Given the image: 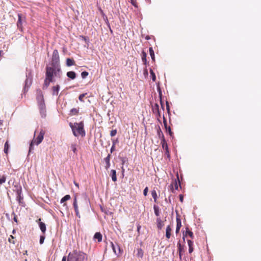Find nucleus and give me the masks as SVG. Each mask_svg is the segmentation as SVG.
Masks as SVG:
<instances>
[{
  "label": "nucleus",
  "mask_w": 261,
  "mask_h": 261,
  "mask_svg": "<svg viewBox=\"0 0 261 261\" xmlns=\"http://www.w3.org/2000/svg\"><path fill=\"white\" fill-rule=\"evenodd\" d=\"M46 77L43 86V89H46L48 88L50 83L54 82V76L61 77V69L60 65L59 55L58 50L55 49L53 53L51 63L47 65L45 68Z\"/></svg>",
  "instance_id": "obj_1"
},
{
  "label": "nucleus",
  "mask_w": 261,
  "mask_h": 261,
  "mask_svg": "<svg viewBox=\"0 0 261 261\" xmlns=\"http://www.w3.org/2000/svg\"><path fill=\"white\" fill-rule=\"evenodd\" d=\"M87 257L83 252L74 250L72 253H69L67 261H87Z\"/></svg>",
  "instance_id": "obj_2"
},
{
  "label": "nucleus",
  "mask_w": 261,
  "mask_h": 261,
  "mask_svg": "<svg viewBox=\"0 0 261 261\" xmlns=\"http://www.w3.org/2000/svg\"><path fill=\"white\" fill-rule=\"evenodd\" d=\"M69 126L74 136L77 137L79 135L85 136V133L84 129V124L82 122L74 123L70 122Z\"/></svg>",
  "instance_id": "obj_3"
},
{
  "label": "nucleus",
  "mask_w": 261,
  "mask_h": 261,
  "mask_svg": "<svg viewBox=\"0 0 261 261\" xmlns=\"http://www.w3.org/2000/svg\"><path fill=\"white\" fill-rule=\"evenodd\" d=\"M32 78L33 75L31 71H29L26 73V80L25 81V84L23 88V93H25L28 92L29 88L32 84Z\"/></svg>",
  "instance_id": "obj_4"
},
{
  "label": "nucleus",
  "mask_w": 261,
  "mask_h": 261,
  "mask_svg": "<svg viewBox=\"0 0 261 261\" xmlns=\"http://www.w3.org/2000/svg\"><path fill=\"white\" fill-rule=\"evenodd\" d=\"M40 115L42 118H45L46 116V106L45 103L38 105Z\"/></svg>",
  "instance_id": "obj_5"
},
{
  "label": "nucleus",
  "mask_w": 261,
  "mask_h": 261,
  "mask_svg": "<svg viewBox=\"0 0 261 261\" xmlns=\"http://www.w3.org/2000/svg\"><path fill=\"white\" fill-rule=\"evenodd\" d=\"M44 134H45V132L44 130H41L39 135H38V136L37 137V138L36 139L34 138L33 139H34L35 140H36L35 141V144L38 145H39L43 140V138H44Z\"/></svg>",
  "instance_id": "obj_6"
},
{
  "label": "nucleus",
  "mask_w": 261,
  "mask_h": 261,
  "mask_svg": "<svg viewBox=\"0 0 261 261\" xmlns=\"http://www.w3.org/2000/svg\"><path fill=\"white\" fill-rule=\"evenodd\" d=\"M71 198V197L69 195H66L64 196L60 200V203L63 204V207L64 208L65 210H68V207L67 204L65 202Z\"/></svg>",
  "instance_id": "obj_7"
},
{
  "label": "nucleus",
  "mask_w": 261,
  "mask_h": 261,
  "mask_svg": "<svg viewBox=\"0 0 261 261\" xmlns=\"http://www.w3.org/2000/svg\"><path fill=\"white\" fill-rule=\"evenodd\" d=\"M73 206L75 212L76 216L80 218V215L79 213V209H78V205H77V196L75 195L74 197L73 202Z\"/></svg>",
  "instance_id": "obj_8"
},
{
  "label": "nucleus",
  "mask_w": 261,
  "mask_h": 261,
  "mask_svg": "<svg viewBox=\"0 0 261 261\" xmlns=\"http://www.w3.org/2000/svg\"><path fill=\"white\" fill-rule=\"evenodd\" d=\"M111 247L112 248V249L113 250V252L116 255L118 254L120 252V249L119 246L118 245H115L112 242H111Z\"/></svg>",
  "instance_id": "obj_9"
},
{
  "label": "nucleus",
  "mask_w": 261,
  "mask_h": 261,
  "mask_svg": "<svg viewBox=\"0 0 261 261\" xmlns=\"http://www.w3.org/2000/svg\"><path fill=\"white\" fill-rule=\"evenodd\" d=\"M37 221H38V224L39 228L43 233H45L46 231V225L44 223L41 221V219L39 218Z\"/></svg>",
  "instance_id": "obj_10"
},
{
  "label": "nucleus",
  "mask_w": 261,
  "mask_h": 261,
  "mask_svg": "<svg viewBox=\"0 0 261 261\" xmlns=\"http://www.w3.org/2000/svg\"><path fill=\"white\" fill-rule=\"evenodd\" d=\"M37 100L38 105L45 103L43 95L41 91L38 93L37 96Z\"/></svg>",
  "instance_id": "obj_11"
},
{
  "label": "nucleus",
  "mask_w": 261,
  "mask_h": 261,
  "mask_svg": "<svg viewBox=\"0 0 261 261\" xmlns=\"http://www.w3.org/2000/svg\"><path fill=\"white\" fill-rule=\"evenodd\" d=\"M110 159H111V154H109L108 156L104 159V160L106 163L105 168L108 170L110 167Z\"/></svg>",
  "instance_id": "obj_12"
},
{
  "label": "nucleus",
  "mask_w": 261,
  "mask_h": 261,
  "mask_svg": "<svg viewBox=\"0 0 261 261\" xmlns=\"http://www.w3.org/2000/svg\"><path fill=\"white\" fill-rule=\"evenodd\" d=\"M181 226V222L180 219L177 217H176V227L175 232L176 233H178L179 231L180 227Z\"/></svg>",
  "instance_id": "obj_13"
},
{
  "label": "nucleus",
  "mask_w": 261,
  "mask_h": 261,
  "mask_svg": "<svg viewBox=\"0 0 261 261\" xmlns=\"http://www.w3.org/2000/svg\"><path fill=\"white\" fill-rule=\"evenodd\" d=\"M161 143L162 148L166 151V152L168 153V155H169V151L167 143L165 139H163V140H161Z\"/></svg>",
  "instance_id": "obj_14"
},
{
  "label": "nucleus",
  "mask_w": 261,
  "mask_h": 261,
  "mask_svg": "<svg viewBox=\"0 0 261 261\" xmlns=\"http://www.w3.org/2000/svg\"><path fill=\"white\" fill-rule=\"evenodd\" d=\"M102 234L99 232H96L93 237L94 240H97L98 242H100L102 241Z\"/></svg>",
  "instance_id": "obj_15"
},
{
  "label": "nucleus",
  "mask_w": 261,
  "mask_h": 261,
  "mask_svg": "<svg viewBox=\"0 0 261 261\" xmlns=\"http://www.w3.org/2000/svg\"><path fill=\"white\" fill-rule=\"evenodd\" d=\"M60 86L57 85L55 86H54L52 88V94L53 95H57L58 94L59 91L60 90Z\"/></svg>",
  "instance_id": "obj_16"
},
{
  "label": "nucleus",
  "mask_w": 261,
  "mask_h": 261,
  "mask_svg": "<svg viewBox=\"0 0 261 261\" xmlns=\"http://www.w3.org/2000/svg\"><path fill=\"white\" fill-rule=\"evenodd\" d=\"M177 247H178V251L179 253V257L180 259H181V252L184 251V246L180 244V242H178Z\"/></svg>",
  "instance_id": "obj_17"
},
{
  "label": "nucleus",
  "mask_w": 261,
  "mask_h": 261,
  "mask_svg": "<svg viewBox=\"0 0 261 261\" xmlns=\"http://www.w3.org/2000/svg\"><path fill=\"white\" fill-rule=\"evenodd\" d=\"M18 20L17 22V25L18 28L19 29V30L22 31V28L21 15L19 14L18 15Z\"/></svg>",
  "instance_id": "obj_18"
},
{
  "label": "nucleus",
  "mask_w": 261,
  "mask_h": 261,
  "mask_svg": "<svg viewBox=\"0 0 261 261\" xmlns=\"http://www.w3.org/2000/svg\"><path fill=\"white\" fill-rule=\"evenodd\" d=\"M157 227L158 229H161L164 226V222L162 221L160 218H158L156 219Z\"/></svg>",
  "instance_id": "obj_19"
},
{
  "label": "nucleus",
  "mask_w": 261,
  "mask_h": 261,
  "mask_svg": "<svg viewBox=\"0 0 261 261\" xmlns=\"http://www.w3.org/2000/svg\"><path fill=\"white\" fill-rule=\"evenodd\" d=\"M66 74L67 77L71 80H74L76 77V73L74 71H68Z\"/></svg>",
  "instance_id": "obj_20"
},
{
  "label": "nucleus",
  "mask_w": 261,
  "mask_h": 261,
  "mask_svg": "<svg viewBox=\"0 0 261 261\" xmlns=\"http://www.w3.org/2000/svg\"><path fill=\"white\" fill-rule=\"evenodd\" d=\"M110 176H111L112 180L113 181H116L117 180L116 171L115 170H111Z\"/></svg>",
  "instance_id": "obj_21"
},
{
  "label": "nucleus",
  "mask_w": 261,
  "mask_h": 261,
  "mask_svg": "<svg viewBox=\"0 0 261 261\" xmlns=\"http://www.w3.org/2000/svg\"><path fill=\"white\" fill-rule=\"evenodd\" d=\"M188 246H189V252L190 253H191L193 251V242L192 241L190 240H188L187 241Z\"/></svg>",
  "instance_id": "obj_22"
},
{
  "label": "nucleus",
  "mask_w": 261,
  "mask_h": 261,
  "mask_svg": "<svg viewBox=\"0 0 261 261\" xmlns=\"http://www.w3.org/2000/svg\"><path fill=\"white\" fill-rule=\"evenodd\" d=\"M15 189L14 191L16 192V195H21V187L20 185H17L15 186Z\"/></svg>",
  "instance_id": "obj_23"
},
{
  "label": "nucleus",
  "mask_w": 261,
  "mask_h": 261,
  "mask_svg": "<svg viewBox=\"0 0 261 261\" xmlns=\"http://www.w3.org/2000/svg\"><path fill=\"white\" fill-rule=\"evenodd\" d=\"M171 228L169 225H168L166 230V237L167 238L169 239L171 237Z\"/></svg>",
  "instance_id": "obj_24"
},
{
  "label": "nucleus",
  "mask_w": 261,
  "mask_h": 261,
  "mask_svg": "<svg viewBox=\"0 0 261 261\" xmlns=\"http://www.w3.org/2000/svg\"><path fill=\"white\" fill-rule=\"evenodd\" d=\"M152 110H153V113H158L159 114V116H160V112H159V106L158 103L154 104V106H153V107L152 108Z\"/></svg>",
  "instance_id": "obj_25"
},
{
  "label": "nucleus",
  "mask_w": 261,
  "mask_h": 261,
  "mask_svg": "<svg viewBox=\"0 0 261 261\" xmlns=\"http://www.w3.org/2000/svg\"><path fill=\"white\" fill-rule=\"evenodd\" d=\"M74 61L72 59L67 58L66 59V65L67 66H71L74 64Z\"/></svg>",
  "instance_id": "obj_26"
},
{
  "label": "nucleus",
  "mask_w": 261,
  "mask_h": 261,
  "mask_svg": "<svg viewBox=\"0 0 261 261\" xmlns=\"http://www.w3.org/2000/svg\"><path fill=\"white\" fill-rule=\"evenodd\" d=\"M157 134L159 138H160L161 140L165 139L164 134L160 127L157 130Z\"/></svg>",
  "instance_id": "obj_27"
},
{
  "label": "nucleus",
  "mask_w": 261,
  "mask_h": 261,
  "mask_svg": "<svg viewBox=\"0 0 261 261\" xmlns=\"http://www.w3.org/2000/svg\"><path fill=\"white\" fill-rule=\"evenodd\" d=\"M35 141H36V140H35L34 139H33V140L31 141V142L30 144L29 150V154L31 153L32 151L34 149V146L35 144Z\"/></svg>",
  "instance_id": "obj_28"
},
{
  "label": "nucleus",
  "mask_w": 261,
  "mask_h": 261,
  "mask_svg": "<svg viewBox=\"0 0 261 261\" xmlns=\"http://www.w3.org/2000/svg\"><path fill=\"white\" fill-rule=\"evenodd\" d=\"M149 54L151 57V58L153 61H155V56H154V50L152 48V47H149Z\"/></svg>",
  "instance_id": "obj_29"
},
{
  "label": "nucleus",
  "mask_w": 261,
  "mask_h": 261,
  "mask_svg": "<svg viewBox=\"0 0 261 261\" xmlns=\"http://www.w3.org/2000/svg\"><path fill=\"white\" fill-rule=\"evenodd\" d=\"M76 146H77V145H76V143H72L70 146L72 151L75 154H77Z\"/></svg>",
  "instance_id": "obj_30"
},
{
  "label": "nucleus",
  "mask_w": 261,
  "mask_h": 261,
  "mask_svg": "<svg viewBox=\"0 0 261 261\" xmlns=\"http://www.w3.org/2000/svg\"><path fill=\"white\" fill-rule=\"evenodd\" d=\"M146 57L147 54L145 51H142V60L143 63L146 65L147 63V60H146Z\"/></svg>",
  "instance_id": "obj_31"
},
{
  "label": "nucleus",
  "mask_w": 261,
  "mask_h": 261,
  "mask_svg": "<svg viewBox=\"0 0 261 261\" xmlns=\"http://www.w3.org/2000/svg\"><path fill=\"white\" fill-rule=\"evenodd\" d=\"M153 210H154V214H155V216L157 217L159 216H160V210H159V206L156 205H154L153 206Z\"/></svg>",
  "instance_id": "obj_32"
},
{
  "label": "nucleus",
  "mask_w": 261,
  "mask_h": 261,
  "mask_svg": "<svg viewBox=\"0 0 261 261\" xmlns=\"http://www.w3.org/2000/svg\"><path fill=\"white\" fill-rule=\"evenodd\" d=\"M185 234L186 236L189 235L190 236V237L192 239H193L194 237L193 233L191 231L189 230L188 228H187V230H186V232H185Z\"/></svg>",
  "instance_id": "obj_33"
},
{
  "label": "nucleus",
  "mask_w": 261,
  "mask_h": 261,
  "mask_svg": "<svg viewBox=\"0 0 261 261\" xmlns=\"http://www.w3.org/2000/svg\"><path fill=\"white\" fill-rule=\"evenodd\" d=\"M9 147V145L8 144V141H7L6 142V143H5L4 150L5 153H8Z\"/></svg>",
  "instance_id": "obj_34"
},
{
  "label": "nucleus",
  "mask_w": 261,
  "mask_h": 261,
  "mask_svg": "<svg viewBox=\"0 0 261 261\" xmlns=\"http://www.w3.org/2000/svg\"><path fill=\"white\" fill-rule=\"evenodd\" d=\"M151 195H152L153 198L154 199V201L156 202L157 198H158L156 191L155 190L152 191Z\"/></svg>",
  "instance_id": "obj_35"
},
{
  "label": "nucleus",
  "mask_w": 261,
  "mask_h": 261,
  "mask_svg": "<svg viewBox=\"0 0 261 261\" xmlns=\"http://www.w3.org/2000/svg\"><path fill=\"white\" fill-rule=\"evenodd\" d=\"M150 73L153 81H155L156 79L155 74L151 69H150Z\"/></svg>",
  "instance_id": "obj_36"
},
{
  "label": "nucleus",
  "mask_w": 261,
  "mask_h": 261,
  "mask_svg": "<svg viewBox=\"0 0 261 261\" xmlns=\"http://www.w3.org/2000/svg\"><path fill=\"white\" fill-rule=\"evenodd\" d=\"M88 72L84 71L81 73V76L83 79H85L88 75Z\"/></svg>",
  "instance_id": "obj_37"
},
{
  "label": "nucleus",
  "mask_w": 261,
  "mask_h": 261,
  "mask_svg": "<svg viewBox=\"0 0 261 261\" xmlns=\"http://www.w3.org/2000/svg\"><path fill=\"white\" fill-rule=\"evenodd\" d=\"M6 180V177L5 175H3L1 178H0V184H3L4 182H5Z\"/></svg>",
  "instance_id": "obj_38"
},
{
  "label": "nucleus",
  "mask_w": 261,
  "mask_h": 261,
  "mask_svg": "<svg viewBox=\"0 0 261 261\" xmlns=\"http://www.w3.org/2000/svg\"><path fill=\"white\" fill-rule=\"evenodd\" d=\"M44 240H45V236H40V240H39L40 244H42L44 243Z\"/></svg>",
  "instance_id": "obj_39"
},
{
  "label": "nucleus",
  "mask_w": 261,
  "mask_h": 261,
  "mask_svg": "<svg viewBox=\"0 0 261 261\" xmlns=\"http://www.w3.org/2000/svg\"><path fill=\"white\" fill-rule=\"evenodd\" d=\"M116 134H117V130L113 129L111 131L110 135L112 137H113V136H115Z\"/></svg>",
  "instance_id": "obj_40"
},
{
  "label": "nucleus",
  "mask_w": 261,
  "mask_h": 261,
  "mask_svg": "<svg viewBox=\"0 0 261 261\" xmlns=\"http://www.w3.org/2000/svg\"><path fill=\"white\" fill-rule=\"evenodd\" d=\"M163 123H164V125L165 129H166V130H167V128H168L169 126H167V121L164 117L163 119Z\"/></svg>",
  "instance_id": "obj_41"
},
{
  "label": "nucleus",
  "mask_w": 261,
  "mask_h": 261,
  "mask_svg": "<svg viewBox=\"0 0 261 261\" xmlns=\"http://www.w3.org/2000/svg\"><path fill=\"white\" fill-rule=\"evenodd\" d=\"M178 181L176 179H175L174 180V187H175V189L177 190L178 189Z\"/></svg>",
  "instance_id": "obj_42"
},
{
  "label": "nucleus",
  "mask_w": 261,
  "mask_h": 261,
  "mask_svg": "<svg viewBox=\"0 0 261 261\" xmlns=\"http://www.w3.org/2000/svg\"><path fill=\"white\" fill-rule=\"evenodd\" d=\"M148 187H146L144 190H143V195L144 196H146L147 195V193H148Z\"/></svg>",
  "instance_id": "obj_43"
},
{
  "label": "nucleus",
  "mask_w": 261,
  "mask_h": 261,
  "mask_svg": "<svg viewBox=\"0 0 261 261\" xmlns=\"http://www.w3.org/2000/svg\"><path fill=\"white\" fill-rule=\"evenodd\" d=\"M159 93H160V102H161V107H162V108L164 110V104H163V103L162 102V99H161V91H160Z\"/></svg>",
  "instance_id": "obj_44"
},
{
  "label": "nucleus",
  "mask_w": 261,
  "mask_h": 261,
  "mask_svg": "<svg viewBox=\"0 0 261 261\" xmlns=\"http://www.w3.org/2000/svg\"><path fill=\"white\" fill-rule=\"evenodd\" d=\"M71 112L74 114H76L78 113V110L75 108L71 110Z\"/></svg>",
  "instance_id": "obj_45"
},
{
  "label": "nucleus",
  "mask_w": 261,
  "mask_h": 261,
  "mask_svg": "<svg viewBox=\"0 0 261 261\" xmlns=\"http://www.w3.org/2000/svg\"><path fill=\"white\" fill-rule=\"evenodd\" d=\"M115 149V144H114V142L113 143V145L111 148V149H110V152H111V153H112Z\"/></svg>",
  "instance_id": "obj_46"
},
{
  "label": "nucleus",
  "mask_w": 261,
  "mask_h": 261,
  "mask_svg": "<svg viewBox=\"0 0 261 261\" xmlns=\"http://www.w3.org/2000/svg\"><path fill=\"white\" fill-rule=\"evenodd\" d=\"M166 105L167 111L168 113H170V107H169V103L168 101H166Z\"/></svg>",
  "instance_id": "obj_47"
},
{
  "label": "nucleus",
  "mask_w": 261,
  "mask_h": 261,
  "mask_svg": "<svg viewBox=\"0 0 261 261\" xmlns=\"http://www.w3.org/2000/svg\"><path fill=\"white\" fill-rule=\"evenodd\" d=\"M167 132H168L169 135L170 136H172V134H173V133L172 132V130H171V127L170 126L168 127V128H167Z\"/></svg>",
  "instance_id": "obj_48"
},
{
  "label": "nucleus",
  "mask_w": 261,
  "mask_h": 261,
  "mask_svg": "<svg viewBox=\"0 0 261 261\" xmlns=\"http://www.w3.org/2000/svg\"><path fill=\"white\" fill-rule=\"evenodd\" d=\"M85 96V94H82L80 95L79 97V99L80 101H83V98Z\"/></svg>",
  "instance_id": "obj_49"
},
{
  "label": "nucleus",
  "mask_w": 261,
  "mask_h": 261,
  "mask_svg": "<svg viewBox=\"0 0 261 261\" xmlns=\"http://www.w3.org/2000/svg\"><path fill=\"white\" fill-rule=\"evenodd\" d=\"M138 255H140L141 257L143 255V252L141 249H138Z\"/></svg>",
  "instance_id": "obj_50"
},
{
  "label": "nucleus",
  "mask_w": 261,
  "mask_h": 261,
  "mask_svg": "<svg viewBox=\"0 0 261 261\" xmlns=\"http://www.w3.org/2000/svg\"><path fill=\"white\" fill-rule=\"evenodd\" d=\"M17 200H18L19 202L21 199H22V197H21V195H17Z\"/></svg>",
  "instance_id": "obj_51"
},
{
  "label": "nucleus",
  "mask_w": 261,
  "mask_h": 261,
  "mask_svg": "<svg viewBox=\"0 0 261 261\" xmlns=\"http://www.w3.org/2000/svg\"><path fill=\"white\" fill-rule=\"evenodd\" d=\"M179 200L180 202H182L184 200V196L182 195H179Z\"/></svg>",
  "instance_id": "obj_52"
},
{
  "label": "nucleus",
  "mask_w": 261,
  "mask_h": 261,
  "mask_svg": "<svg viewBox=\"0 0 261 261\" xmlns=\"http://www.w3.org/2000/svg\"><path fill=\"white\" fill-rule=\"evenodd\" d=\"M176 176H177V180L178 181V185H179L180 188H181V186H180V181L179 179V176H178V173H177Z\"/></svg>",
  "instance_id": "obj_53"
},
{
  "label": "nucleus",
  "mask_w": 261,
  "mask_h": 261,
  "mask_svg": "<svg viewBox=\"0 0 261 261\" xmlns=\"http://www.w3.org/2000/svg\"><path fill=\"white\" fill-rule=\"evenodd\" d=\"M66 257L65 256H64L62 259V261H66Z\"/></svg>",
  "instance_id": "obj_54"
},
{
  "label": "nucleus",
  "mask_w": 261,
  "mask_h": 261,
  "mask_svg": "<svg viewBox=\"0 0 261 261\" xmlns=\"http://www.w3.org/2000/svg\"><path fill=\"white\" fill-rule=\"evenodd\" d=\"M186 236V235L185 234V232H183V237H182V239H183V240L184 241H185V237Z\"/></svg>",
  "instance_id": "obj_55"
},
{
  "label": "nucleus",
  "mask_w": 261,
  "mask_h": 261,
  "mask_svg": "<svg viewBox=\"0 0 261 261\" xmlns=\"http://www.w3.org/2000/svg\"><path fill=\"white\" fill-rule=\"evenodd\" d=\"M170 187H171V190L172 192H174V189H173L172 185H171Z\"/></svg>",
  "instance_id": "obj_56"
},
{
  "label": "nucleus",
  "mask_w": 261,
  "mask_h": 261,
  "mask_svg": "<svg viewBox=\"0 0 261 261\" xmlns=\"http://www.w3.org/2000/svg\"><path fill=\"white\" fill-rule=\"evenodd\" d=\"M107 23H108V27H109V28H110V24H109V22H108V21ZM110 32H111V33H112V30H111V28H110Z\"/></svg>",
  "instance_id": "obj_57"
},
{
  "label": "nucleus",
  "mask_w": 261,
  "mask_h": 261,
  "mask_svg": "<svg viewBox=\"0 0 261 261\" xmlns=\"http://www.w3.org/2000/svg\"><path fill=\"white\" fill-rule=\"evenodd\" d=\"M14 221L16 222H17V220L15 216L14 218Z\"/></svg>",
  "instance_id": "obj_58"
},
{
  "label": "nucleus",
  "mask_w": 261,
  "mask_h": 261,
  "mask_svg": "<svg viewBox=\"0 0 261 261\" xmlns=\"http://www.w3.org/2000/svg\"><path fill=\"white\" fill-rule=\"evenodd\" d=\"M74 185H75V186L76 187H79V184L75 182H74Z\"/></svg>",
  "instance_id": "obj_59"
},
{
  "label": "nucleus",
  "mask_w": 261,
  "mask_h": 261,
  "mask_svg": "<svg viewBox=\"0 0 261 261\" xmlns=\"http://www.w3.org/2000/svg\"><path fill=\"white\" fill-rule=\"evenodd\" d=\"M124 169L123 168V167H122V173L124 172Z\"/></svg>",
  "instance_id": "obj_60"
},
{
  "label": "nucleus",
  "mask_w": 261,
  "mask_h": 261,
  "mask_svg": "<svg viewBox=\"0 0 261 261\" xmlns=\"http://www.w3.org/2000/svg\"><path fill=\"white\" fill-rule=\"evenodd\" d=\"M140 228V226H138V228H137V229H138V231H139V229Z\"/></svg>",
  "instance_id": "obj_61"
},
{
  "label": "nucleus",
  "mask_w": 261,
  "mask_h": 261,
  "mask_svg": "<svg viewBox=\"0 0 261 261\" xmlns=\"http://www.w3.org/2000/svg\"><path fill=\"white\" fill-rule=\"evenodd\" d=\"M117 141H118L117 140H116V141H113V143L114 142V144H115V143H116V142H117Z\"/></svg>",
  "instance_id": "obj_62"
},
{
  "label": "nucleus",
  "mask_w": 261,
  "mask_h": 261,
  "mask_svg": "<svg viewBox=\"0 0 261 261\" xmlns=\"http://www.w3.org/2000/svg\"><path fill=\"white\" fill-rule=\"evenodd\" d=\"M165 153L167 154V156H168V157H169V156H170V155H168V153H167V152H166V153Z\"/></svg>",
  "instance_id": "obj_63"
},
{
  "label": "nucleus",
  "mask_w": 261,
  "mask_h": 261,
  "mask_svg": "<svg viewBox=\"0 0 261 261\" xmlns=\"http://www.w3.org/2000/svg\"><path fill=\"white\" fill-rule=\"evenodd\" d=\"M124 164V160H123V161H122V164L123 165Z\"/></svg>",
  "instance_id": "obj_64"
}]
</instances>
